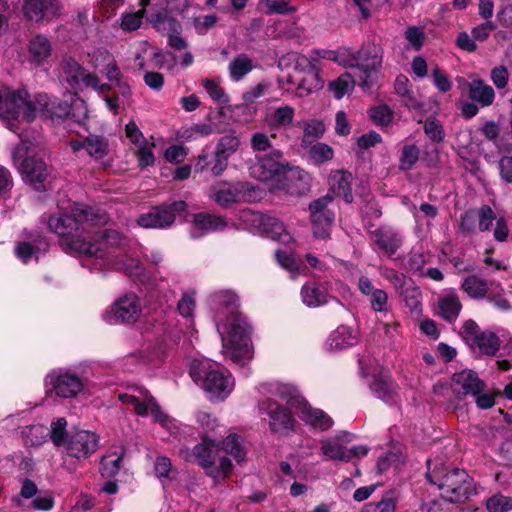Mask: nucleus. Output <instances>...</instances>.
Instances as JSON below:
<instances>
[{"instance_id":"nucleus-1","label":"nucleus","mask_w":512,"mask_h":512,"mask_svg":"<svg viewBox=\"0 0 512 512\" xmlns=\"http://www.w3.org/2000/svg\"><path fill=\"white\" fill-rule=\"evenodd\" d=\"M108 214L101 208L74 204L69 212H58L48 219V229L58 237L59 245L69 254L80 258L83 267L91 272L116 270L145 286L147 292L157 294L165 288V278L151 276L134 255L141 251L137 241L120 232L107 229L88 239L91 227L108 222Z\"/></svg>"},{"instance_id":"nucleus-2","label":"nucleus","mask_w":512,"mask_h":512,"mask_svg":"<svg viewBox=\"0 0 512 512\" xmlns=\"http://www.w3.org/2000/svg\"><path fill=\"white\" fill-rule=\"evenodd\" d=\"M209 313L222 341L224 356L244 366L252 360V326L239 311L240 299L231 289H218L208 296Z\"/></svg>"},{"instance_id":"nucleus-3","label":"nucleus","mask_w":512,"mask_h":512,"mask_svg":"<svg viewBox=\"0 0 512 512\" xmlns=\"http://www.w3.org/2000/svg\"><path fill=\"white\" fill-rule=\"evenodd\" d=\"M66 97L68 99L62 101L48 94H38L34 101H31L25 89H0V118L5 120L8 128L13 131L20 117L26 122H31L37 115L52 121L71 115L79 123L87 118L85 102L71 92Z\"/></svg>"},{"instance_id":"nucleus-4","label":"nucleus","mask_w":512,"mask_h":512,"mask_svg":"<svg viewBox=\"0 0 512 512\" xmlns=\"http://www.w3.org/2000/svg\"><path fill=\"white\" fill-rule=\"evenodd\" d=\"M93 363L79 362L70 367L50 370L44 377V391L48 398L72 401L86 398L113 384L106 377L85 375L93 370Z\"/></svg>"},{"instance_id":"nucleus-5","label":"nucleus","mask_w":512,"mask_h":512,"mask_svg":"<svg viewBox=\"0 0 512 512\" xmlns=\"http://www.w3.org/2000/svg\"><path fill=\"white\" fill-rule=\"evenodd\" d=\"M426 478L437 487L443 499L451 503L462 502L476 494L475 483L467 472L448 468L442 460H427Z\"/></svg>"},{"instance_id":"nucleus-6","label":"nucleus","mask_w":512,"mask_h":512,"mask_svg":"<svg viewBox=\"0 0 512 512\" xmlns=\"http://www.w3.org/2000/svg\"><path fill=\"white\" fill-rule=\"evenodd\" d=\"M337 64L352 69L353 75L358 78V84L363 91L372 93L377 85L378 70L382 64V52L376 46L362 47L359 50L341 47Z\"/></svg>"},{"instance_id":"nucleus-7","label":"nucleus","mask_w":512,"mask_h":512,"mask_svg":"<svg viewBox=\"0 0 512 512\" xmlns=\"http://www.w3.org/2000/svg\"><path fill=\"white\" fill-rule=\"evenodd\" d=\"M118 399L126 405H131L139 416L150 414L155 423H158L169 436L181 439L182 435L187 433L190 428L183 425L176 419L166 414L157 404L150 393L138 386L129 387L125 393H119Z\"/></svg>"},{"instance_id":"nucleus-8","label":"nucleus","mask_w":512,"mask_h":512,"mask_svg":"<svg viewBox=\"0 0 512 512\" xmlns=\"http://www.w3.org/2000/svg\"><path fill=\"white\" fill-rule=\"evenodd\" d=\"M190 376L212 401L225 400L235 385L227 369L207 359H193L190 363Z\"/></svg>"},{"instance_id":"nucleus-9","label":"nucleus","mask_w":512,"mask_h":512,"mask_svg":"<svg viewBox=\"0 0 512 512\" xmlns=\"http://www.w3.org/2000/svg\"><path fill=\"white\" fill-rule=\"evenodd\" d=\"M31 145L21 137V142L12 151V158L23 180L35 190L43 191L47 177L46 163L34 155Z\"/></svg>"},{"instance_id":"nucleus-10","label":"nucleus","mask_w":512,"mask_h":512,"mask_svg":"<svg viewBox=\"0 0 512 512\" xmlns=\"http://www.w3.org/2000/svg\"><path fill=\"white\" fill-rule=\"evenodd\" d=\"M215 444L207 437H202L201 443L193 447L192 456L204 470L205 474L213 480L214 486H218L227 479L233 471L232 461L228 457H220L215 461L213 448Z\"/></svg>"},{"instance_id":"nucleus-11","label":"nucleus","mask_w":512,"mask_h":512,"mask_svg":"<svg viewBox=\"0 0 512 512\" xmlns=\"http://www.w3.org/2000/svg\"><path fill=\"white\" fill-rule=\"evenodd\" d=\"M61 77L74 90L90 88L100 94L110 91V84L103 82L95 73L89 72L71 56L61 60Z\"/></svg>"},{"instance_id":"nucleus-12","label":"nucleus","mask_w":512,"mask_h":512,"mask_svg":"<svg viewBox=\"0 0 512 512\" xmlns=\"http://www.w3.org/2000/svg\"><path fill=\"white\" fill-rule=\"evenodd\" d=\"M142 315L140 298L134 292H126L114 300L108 307L103 319L110 325H134Z\"/></svg>"},{"instance_id":"nucleus-13","label":"nucleus","mask_w":512,"mask_h":512,"mask_svg":"<svg viewBox=\"0 0 512 512\" xmlns=\"http://www.w3.org/2000/svg\"><path fill=\"white\" fill-rule=\"evenodd\" d=\"M210 192L211 198L222 208L237 202H254L259 197L258 191L248 182H218Z\"/></svg>"},{"instance_id":"nucleus-14","label":"nucleus","mask_w":512,"mask_h":512,"mask_svg":"<svg viewBox=\"0 0 512 512\" xmlns=\"http://www.w3.org/2000/svg\"><path fill=\"white\" fill-rule=\"evenodd\" d=\"M257 408L260 414L269 418V428L273 433L288 434L295 430L296 420L291 407L283 406L276 400L266 397L258 401Z\"/></svg>"},{"instance_id":"nucleus-15","label":"nucleus","mask_w":512,"mask_h":512,"mask_svg":"<svg viewBox=\"0 0 512 512\" xmlns=\"http://www.w3.org/2000/svg\"><path fill=\"white\" fill-rule=\"evenodd\" d=\"M186 209L187 204L181 200L152 207L148 212L138 217L137 224L148 229H167L173 225L176 216H181Z\"/></svg>"},{"instance_id":"nucleus-16","label":"nucleus","mask_w":512,"mask_h":512,"mask_svg":"<svg viewBox=\"0 0 512 512\" xmlns=\"http://www.w3.org/2000/svg\"><path fill=\"white\" fill-rule=\"evenodd\" d=\"M99 436L90 430L79 429L70 432L63 452L78 461H83L94 454L99 448Z\"/></svg>"},{"instance_id":"nucleus-17","label":"nucleus","mask_w":512,"mask_h":512,"mask_svg":"<svg viewBox=\"0 0 512 512\" xmlns=\"http://www.w3.org/2000/svg\"><path fill=\"white\" fill-rule=\"evenodd\" d=\"M367 362H369V359L363 357L359 360V365L361 375L365 379L372 394L385 403H396L398 398L396 384L387 375L368 370L366 367Z\"/></svg>"},{"instance_id":"nucleus-18","label":"nucleus","mask_w":512,"mask_h":512,"mask_svg":"<svg viewBox=\"0 0 512 512\" xmlns=\"http://www.w3.org/2000/svg\"><path fill=\"white\" fill-rule=\"evenodd\" d=\"M333 197L327 194L309 205L313 234L316 238L326 239L335 218L334 211L329 207Z\"/></svg>"},{"instance_id":"nucleus-19","label":"nucleus","mask_w":512,"mask_h":512,"mask_svg":"<svg viewBox=\"0 0 512 512\" xmlns=\"http://www.w3.org/2000/svg\"><path fill=\"white\" fill-rule=\"evenodd\" d=\"M281 157L282 152L278 149H274L270 155L257 156L249 168L251 177L259 181H281V179H275L285 172L286 164L279 161Z\"/></svg>"},{"instance_id":"nucleus-20","label":"nucleus","mask_w":512,"mask_h":512,"mask_svg":"<svg viewBox=\"0 0 512 512\" xmlns=\"http://www.w3.org/2000/svg\"><path fill=\"white\" fill-rule=\"evenodd\" d=\"M258 391L263 395H271L280 398L285 401L287 406L296 411L305 401L299 388L291 382H283L280 380L262 382L258 386Z\"/></svg>"},{"instance_id":"nucleus-21","label":"nucleus","mask_w":512,"mask_h":512,"mask_svg":"<svg viewBox=\"0 0 512 512\" xmlns=\"http://www.w3.org/2000/svg\"><path fill=\"white\" fill-rule=\"evenodd\" d=\"M62 5L59 0H21V11L28 21L40 23L50 21L60 15Z\"/></svg>"},{"instance_id":"nucleus-22","label":"nucleus","mask_w":512,"mask_h":512,"mask_svg":"<svg viewBox=\"0 0 512 512\" xmlns=\"http://www.w3.org/2000/svg\"><path fill=\"white\" fill-rule=\"evenodd\" d=\"M87 62L102 72L107 80H115L120 75V68L114 55L103 46L91 47L86 51Z\"/></svg>"},{"instance_id":"nucleus-23","label":"nucleus","mask_w":512,"mask_h":512,"mask_svg":"<svg viewBox=\"0 0 512 512\" xmlns=\"http://www.w3.org/2000/svg\"><path fill=\"white\" fill-rule=\"evenodd\" d=\"M190 227V237L192 239H200L214 232L223 231L227 228L228 223L223 216L200 212L193 215Z\"/></svg>"},{"instance_id":"nucleus-24","label":"nucleus","mask_w":512,"mask_h":512,"mask_svg":"<svg viewBox=\"0 0 512 512\" xmlns=\"http://www.w3.org/2000/svg\"><path fill=\"white\" fill-rule=\"evenodd\" d=\"M27 63L31 68H44L49 64L52 56V43L43 34L33 36L27 43Z\"/></svg>"},{"instance_id":"nucleus-25","label":"nucleus","mask_w":512,"mask_h":512,"mask_svg":"<svg viewBox=\"0 0 512 512\" xmlns=\"http://www.w3.org/2000/svg\"><path fill=\"white\" fill-rule=\"evenodd\" d=\"M48 246L49 243L45 237L34 233L29 238L17 242L14 252L16 257L26 265L32 261L38 262L40 256L47 251Z\"/></svg>"},{"instance_id":"nucleus-26","label":"nucleus","mask_w":512,"mask_h":512,"mask_svg":"<svg viewBox=\"0 0 512 512\" xmlns=\"http://www.w3.org/2000/svg\"><path fill=\"white\" fill-rule=\"evenodd\" d=\"M485 387V382L475 371L470 369L455 373L451 379V388L458 398L476 395Z\"/></svg>"},{"instance_id":"nucleus-27","label":"nucleus","mask_w":512,"mask_h":512,"mask_svg":"<svg viewBox=\"0 0 512 512\" xmlns=\"http://www.w3.org/2000/svg\"><path fill=\"white\" fill-rule=\"evenodd\" d=\"M70 148L74 153L85 150L87 155L95 161L104 159L110 150L108 139L96 134H89L82 140H71Z\"/></svg>"},{"instance_id":"nucleus-28","label":"nucleus","mask_w":512,"mask_h":512,"mask_svg":"<svg viewBox=\"0 0 512 512\" xmlns=\"http://www.w3.org/2000/svg\"><path fill=\"white\" fill-rule=\"evenodd\" d=\"M297 414L307 426L317 432H325L334 424L333 419L326 412L312 407L306 400L298 408Z\"/></svg>"},{"instance_id":"nucleus-29","label":"nucleus","mask_w":512,"mask_h":512,"mask_svg":"<svg viewBox=\"0 0 512 512\" xmlns=\"http://www.w3.org/2000/svg\"><path fill=\"white\" fill-rule=\"evenodd\" d=\"M358 342V329L346 324H342L329 334L325 345L329 351H339L353 347L357 345Z\"/></svg>"},{"instance_id":"nucleus-30","label":"nucleus","mask_w":512,"mask_h":512,"mask_svg":"<svg viewBox=\"0 0 512 512\" xmlns=\"http://www.w3.org/2000/svg\"><path fill=\"white\" fill-rule=\"evenodd\" d=\"M357 286L361 294L368 298L373 311L388 312V294L385 290L376 288L367 276H361Z\"/></svg>"},{"instance_id":"nucleus-31","label":"nucleus","mask_w":512,"mask_h":512,"mask_svg":"<svg viewBox=\"0 0 512 512\" xmlns=\"http://www.w3.org/2000/svg\"><path fill=\"white\" fill-rule=\"evenodd\" d=\"M296 110L293 106L284 104L277 107H271L265 114L264 121L266 126L272 130H285L292 126Z\"/></svg>"},{"instance_id":"nucleus-32","label":"nucleus","mask_w":512,"mask_h":512,"mask_svg":"<svg viewBox=\"0 0 512 512\" xmlns=\"http://www.w3.org/2000/svg\"><path fill=\"white\" fill-rule=\"evenodd\" d=\"M347 432H342L335 437L322 439L321 452L330 460L349 462L348 448L343 445L344 441H350Z\"/></svg>"},{"instance_id":"nucleus-33","label":"nucleus","mask_w":512,"mask_h":512,"mask_svg":"<svg viewBox=\"0 0 512 512\" xmlns=\"http://www.w3.org/2000/svg\"><path fill=\"white\" fill-rule=\"evenodd\" d=\"M330 191L340 197H343L346 203L353 201V195L351 191V173L344 170L331 171L328 178Z\"/></svg>"},{"instance_id":"nucleus-34","label":"nucleus","mask_w":512,"mask_h":512,"mask_svg":"<svg viewBox=\"0 0 512 512\" xmlns=\"http://www.w3.org/2000/svg\"><path fill=\"white\" fill-rule=\"evenodd\" d=\"M258 234L282 243H288L292 240L284 224L278 218L267 214H264L263 223Z\"/></svg>"},{"instance_id":"nucleus-35","label":"nucleus","mask_w":512,"mask_h":512,"mask_svg":"<svg viewBox=\"0 0 512 512\" xmlns=\"http://www.w3.org/2000/svg\"><path fill=\"white\" fill-rule=\"evenodd\" d=\"M375 242L380 250L391 256L401 246L402 239L392 228L381 227L375 231Z\"/></svg>"},{"instance_id":"nucleus-36","label":"nucleus","mask_w":512,"mask_h":512,"mask_svg":"<svg viewBox=\"0 0 512 512\" xmlns=\"http://www.w3.org/2000/svg\"><path fill=\"white\" fill-rule=\"evenodd\" d=\"M438 309L439 315L444 320L448 322L456 320L462 309L458 295L452 291L444 293L438 300Z\"/></svg>"},{"instance_id":"nucleus-37","label":"nucleus","mask_w":512,"mask_h":512,"mask_svg":"<svg viewBox=\"0 0 512 512\" xmlns=\"http://www.w3.org/2000/svg\"><path fill=\"white\" fill-rule=\"evenodd\" d=\"M196 309V291L191 289L188 291H185L182 293L181 298L178 301L177 304V310L179 314L186 318L189 325L187 334H189L190 337H193L194 333H196V330L193 325V318L195 314Z\"/></svg>"},{"instance_id":"nucleus-38","label":"nucleus","mask_w":512,"mask_h":512,"mask_svg":"<svg viewBox=\"0 0 512 512\" xmlns=\"http://www.w3.org/2000/svg\"><path fill=\"white\" fill-rule=\"evenodd\" d=\"M469 97L481 106H490L495 99L494 89L481 79H475L468 84Z\"/></svg>"},{"instance_id":"nucleus-39","label":"nucleus","mask_w":512,"mask_h":512,"mask_svg":"<svg viewBox=\"0 0 512 512\" xmlns=\"http://www.w3.org/2000/svg\"><path fill=\"white\" fill-rule=\"evenodd\" d=\"M21 437L26 447L38 448L48 441L49 429L42 424L28 425L22 429Z\"/></svg>"},{"instance_id":"nucleus-40","label":"nucleus","mask_w":512,"mask_h":512,"mask_svg":"<svg viewBox=\"0 0 512 512\" xmlns=\"http://www.w3.org/2000/svg\"><path fill=\"white\" fill-rule=\"evenodd\" d=\"M394 90L402 98V103L409 109L418 110L422 104L415 97L409 79L405 75H398L394 82Z\"/></svg>"},{"instance_id":"nucleus-41","label":"nucleus","mask_w":512,"mask_h":512,"mask_svg":"<svg viewBox=\"0 0 512 512\" xmlns=\"http://www.w3.org/2000/svg\"><path fill=\"white\" fill-rule=\"evenodd\" d=\"M152 26L161 33H180L181 25L166 10L152 14L149 18Z\"/></svg>"},{"instance_id":"nucleus-42","label":"nucleus","mask_w":512,"mask_h":512,"mask_svg":"<svg viewBox=\"0 0 512 512\" xmlns=\"http://www.w3.org/2000/svg\"><path fill=\"white\" fill-rule=\"evenodd\" d=\"M470 347L473 350L478 349L481 354L491 356L498 351L500 347V341L494 332L482 331L471 343Z\"/></svg>"},{"instance_id":"nucleus-43","label":"nucleus","mask_w":512,"mask_h":512,"mask_svg":"<svg viewBox=\"0 0 512 512\" xmlns=\"http://www.w3.org/2000/svg\"><path fill=\"white\" fill-rule=\"evenodd\" d=\"M222 450L232 456L238 463H241L246 459V447L243 439L237 434H229L222 441Z\"/></svg>"},{"instance_id":"nucleus-44","label":"nucleus","mask_w":512,"mask_h":512,"mask_svg":"<svg viewBox=\"0 0 512 512\" xmlns=\"http://www.w3.org/2000/svg\"><path fill=\"white\" fill-rule=\"evenodd\" d=\"M461 287L469 297L476 300L484 299L489 291L487 281L474 275L466 277Z\"/></svg>"},{"instance_id":"nucleus-45","label":"nucleus","mask_w":512,"mask_h":512,"mask_svg":"<svg viewBox=\"0 0 512 512\" xmlns=\"http://www.w3.org/2000/svg\"><path fill=\"white\" fill-rule=\"evenodd\" d=\"M216 131V125L212 123H194L183 127L178 135L184 141H193L198 138L207 137Z\"/></svg>"},{"instance_id":"nucleus-46","label":"nucleus","mask_w":512,"mask_h":512,"mask_svg":"<svg viewBox=\"0 0 512 512\" xmlns=\"http://www.w3.org/2000/svg\"><path fill=\"white\" fill-rule=\"evenodd\" d=\"M302 302L311 308L320 307L327 303V295L316 284H306L301 289Z\"/></svg>"},{"instance_id":"nucleus-47","label":"nucleus","mask_w":512,"mask_h":512,"mask_svg":"<svg viewBox=\"0 0 512 512\" xmlns=\"http://www.w3.org/2000/svg\"><path fill=\"white\" fill-rule=\"evenodd\" d=\"M124 450L109 452L101 459L100 470L103 476L113 477L121 469Z\"/></svg>"},{"instance_id":"nucleus-48","label":"nucleus","mask_w":512,"mask_h":512,"mask_svg":"<svg viewBox=\"0 0 512 512\" xmlns=\"http://www.w3.org/2000/svg\"><path fill=\"white\" fill-rule=\"evenodd\" d=\"M130 357L135 358L141 364L154 366L164 359V350L162 344H158L153 349H151L150 345H147Z\"/></svg>"},{"instance_id":"nucleus-49","label":"nucleus","mask_w":512,"mask_h":512,"mask_svg":"<svg viewBox=\"0 0 512 512\" xmlns=\"http://www.w3.org/2000/svg\"><path fill=\"white\" fill-rule=\"evenodd\" d=\"M356 78L352 73H343L336 80L329 83V89L336 99H341L353 90Z\"/></svg>"},{"instance_id":"nucleus-50","label":"nucleus","mask_w":512,"mask_h":512,"mask_svg":"<svg viewBox=\"0 0 512 512\" xmlns=\"http://www.w3.org/2000/svg\"><path fill=\"white\" fill-rule=\"evenodd\" d=\"M67 420L64 417H59L56 420L52 421L51 428L49 430V437L57 448L65 447L68 442V437L70 433L67 431Z\"/></svg>"},{"instance_id":"nucleus-51","label":"nucleus","mask_w":512,"mask_h":512,"mask_svg":"<svg viewBox=\"0 0 512 512\" xmlns=\"http://www.w3.org/2000/svg\"><path fill=\"white\" fill-rule=\"evenodd\" d=\"M307 157L314 165H321L333 159L334 150L326 143L317 142L309 147Z\"/></svg>"},{"instance_id":"nucleus-52","label":"nucleus","mask_w":512,"mask_h":512,"mask_svg":"<svg viewBox=\"0 0 512 512\" xmlns=\"http://www.w3.org/2000/svg\"><path fill=\"white\" fill-rule=\"evenodd\" d=\"M325 132L324 123L318 119H310L304 122V132L301 140V147L308 148L309 145L321 138Z\"/></svg>"},{"instance_id":"nucleus-53","label":"nucleus","mask_w":512,"mask_h":512,"mask_svg":"<svg viewBox=\"0 0 512 512\" xmlns=\"http://www.w3.org/2000/svg\"><path fill=\"white\" fill-rule=\"evenodd\" d=\"M491 289H489L485 298L497 310L501 312H508L512 310V305L505 297L504 289L500 283L491 282Z\"/></svg>"},{"instance_id":"nucleus-54","label":"nucleus","mask_w":512,"mask_h":512,"mask_svg":"<svg viewBox=\"0 0 512 512\" xmlns=\"http://www.w3.org/2000/svg\"><path fill=\"white\" fill-rule=\"evenodd\" d=\"M253 68L252 60L246 54H240L229 64V73L233 81L241 80Z\"/></svg>"},{"instance_id":"nucleus-55","label":"nucleus","mask_w":512,"mask_h":512,"mask_svg":"<svg viewBox=\"0 0 512 512\" xmlns=\"http://www.w3.org/2000/svg\"><path fill=\"white\" fill-rule=\"evenodd\" d=\"M264 214L251 209H242L239 211V220L244 229L258 234L263 223Z\"/></svg>"},{"instance_id":"nucleus-56","label":"nucleus","mask_w":512,"mask_h":512,"mask_svg":"<svg viewBox=\"0 0 512 512\" xmlns=\"http://www.w3.org/2000/svg\"><path fill=\"white\" fill-rule=\"evenodd\" d=\"M154 472L157 478L161 480L163 485L165 481H173L177 477V471L173 469L171 460L165 456H159L154 463Z\"/></svg>"},{"instance_id":"nucleus-57","label":"nucleus","mask_w":512,"mask_h":512,"mask_svg":"<svg viewBox=\"0 0 512 512\" xmlns=\"http://www.w3.org/2000/svg\"><path fill=\"white\" fill-rule=\"evenodd\" d=\"M154 147L155 144L149 141H146L145 143L136 147L135 157L140 169H145L155 164L156 158L153 151Z\"/></svg>"},{"instance_id":"nucleus-58","label":"nucleus","mask_w":512,"mask_h":512,"mask_svg":"<svg viewBox=\"0 0 512 512\" xmlns=\"http://www.w3.org/2000/svg\"><path fill=\"white\" fill-rule=\"evenodd\" d=\"M368 115L375 125L383 128L392 123L394 112L389 106L383 104L372 107L368 111Z\"/></svg>"},{"instance_id":"nucleus-59","label":"nucleus","mask_w":512,"mask_h":512,"mask_svg":"<svg viewBox=\"0 0 512 512\" xmlns=\"http://www.w3.org/2000/svg\"><path fill=\"white\" fill-rule=\"evenodd\" d=\"M396 498L394 492H388L378 502L366 504L362 512H395Z\"/></svg>"},{"instance_id":"nucleus-60","label":"nucleus","mask_w":512,"mask_h":512,"mask_svg":"<svg viewBox=\"0 0 512 512\" xmlns=\"http://www.w3.org/2000/svg\"><path fill=\"white\" fill-rule=\"evenodd\" d=\"M202 86L214 102L218 104H227L229 102V96L225 93L224 89L220 87L218 81L214 79H204L202 80Z\"/></svg>"},{"instance_id":"nucleus-61","label":"nucleus","mask_w":512,"mask_h":512,"mask_svg":"<svg viewBox=\"0 0 512 512\" xmlns=\"http://www.w3.org/2000/svg\"><path fill=\"white\" fill-rule=\"evenodd\" d=\"M275 256L278 264L290 273L291 278H295L300 274V266L291 253L284 250H277Z\"/></svg>"},{"instance_id":"nucleus-62","label":"nucleus","mask_w":512,"mask_h":512,"mask_svg":"<svg viewBox=\"0 0 512 512\" xmlns=\"http://www.w3.org/2000/svg\"><path fill=\"white\" fill-rule=\"evenodd\" d=\"M431 78L436 89L441 93H446L452 89V82L447 73L437 64L431 66Z\"/></svg>"},{"instance_id":"nucleus-63","label":"nucleus","mask_w":512,"mask_h":512,"mask_svg":"<svg viewBox=\"0 0 512 512\" xmlns=\"http://www.w3.org/2000/svg\"><path fill=\"white\" fill-rule=\"evenodd\" d=\"M486 508L489 512H508L512 510V497L502 494L492 495L487 499Z\"/></svg>"},{"instance_id":"nucleus-64","label":"nucleus","mask_w":512,"mask_h":512,"mask_svg":"<svg viewBox=\"0 0 512 512\" xmlns=\"http://www.w3.org/2000/svg\"><path fill=\"white\" fill-rule=\"evenodd\" d=\"M419 149L414 144L405 145L402 149V153L399 159L400 170H410L413 165L418 161Z\"/></svg>"}]
</instances>
